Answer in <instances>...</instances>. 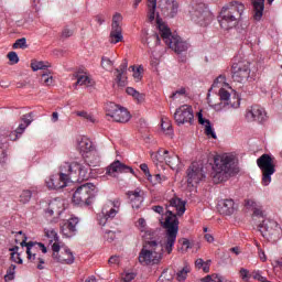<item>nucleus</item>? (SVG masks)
I'll return each instance as SVG.
<instances>
[{
    "mask_svg": "<svg viewBox=\"0 0 282 282\" xmlns=\"http://www.w3.org/2000/svg\"><path fill=\"white\" fill-rule=\"evenodd\" d=\"M253 8V20L261 21L263 19V10H265V0H251Z\"/></svg>",
    "mask_w": 282,
    "mask_h": 282,
    "instance_id": "cd10ccee",
    "label": "nucleus"
},
{
    "mask_svg": "<svg viewBox=\"0 0 282 282\" xmlns=\"http://www.w3.org/2000/svg\"><path fill=\"white\" fill-rule=\"evenodd\" d=\"M246 11V4L240 1H231L227 6L223 7L218 21L223 30H231L239 24L243 12Z\"/></svg>",
    "mask_w": 282,
    "mask_h": 282,
    "instance_id": "f03ea898",
    "label": "nucleus"
},
{
    "mask_svg": "<svg viewBox=\"0 0 282 282\" xmlns=\"http://www.w3.org/2000/svg\"><path fill=\"white\" fill-rule=\"evenodd\" d=\"M14 242L17 245L13 246V248H19V246H21V248H34V246H39V248H45V243L43 242H37V241L28 242V237L25 236V234H23V231H18L15 234Z\"/></svg>",
    "mask_w": 282,
    "mask_h": 282,
    "instance_id": "aec40b11",
    "label": "nucleus"
},
{
    "mask_svg": "<svg viewBox=\"0 0 282 282\" xmlns=\"http://www.w3.org/2000/svg\"><path fill=\"white\" fill-rule=\"evenodd\" d=\"M21 120L25 127H30V124H32V112L22 116Z\"/></svg>",
    "mask_w": 282,
    "mask_h": 282,
    "instance_id": "864d4df0",
    "label": "nucleus"
},
{
    "mask_svg": "<svg viewBox=\"0 0 282 282\" xmlns=\"http://www.w3.org/2000/svg\"><path fill=\"white\" fill-rule=\"evenodd\" d=\"M178 243L185 248H191V241L186 238L178 239Z\"/></svg>",
    "mask_w": 282,
    "mask_h": 282,
    "instance_id": "0e129e2a",
    "label": "nucleus"
},
{
    "mask_svg": "<svg viewBox=\"0 0 282 282\" xmlns=\"http://www.w3.org/2000/svg\"><path fill=\"white\" fill-rule=\"evenodd\" d=\"M198 122L199 124L205 126V134L207 138H213L214 140H217V134L215 133V130L213 129V126L210 124V120L205 119L202 115V112H198Z\"/></svg>",
    "mask_w": 282,
    "mask_h": 282,
    "instance_id": "473e14b6",
    "label": "nucleus"
},
{
    "mask_svg": "<svg viewBox=\"0 0 282 282\" xmlns=\"http://www.w3.org/2000/svg\"><path fill=\"white\" fill-rule=\"evenodd\" d=\"M135 279V273H126L120 282H132Z\"/></svg>",
    "mask_w": 282,
    "mask_h": 282,
    "instance_id": "13d9d810",
    "label": "nucleus"
},
{
    "mask_svg": "<svg viewBox=\"0 0 282 282\" xmlns=\"http://www.w3.org/2000/svg\"><path fill=\"white\" fill-rule=\"evenodd\" d=\"M195 115L193 113V106L183 105L175 110L174 120L176 124H192Z\"/></svg>",
    "mask_w": 282,
    "mask_h": 282,
    "instance_id": "f8f14e48",
    "label": "nucleus"
},
{
    "mask_svg": "<svg viewBox=\"0 0 282 282\" xmlns=\"http://www.w3.org/2000/svg\"><path fill=\"white\" fill-rule=\"evenodd\" d=\"M118 173H131L132 175H135V171H133L132 167L124 165L118 160L106 167V175H109V177H118Z\"/></svg>",
    "mask_w": 282,
    "mask_h": 282,
    "instance_id": "dca6fc26",
    "label": "nucleus"
},
{
    "mask_svg": "<svg viewBox=\"0 0 282 282\" xmlns=\"http://www.w3.org/2000/svg\"><path fill=\"white\" fill-rule=\"evenodd\" d=\"M258 167L262 173V186H269L272 175L276 173V162L270 154H262L257 159Z\"/></svg>",
    "mask_w": 282,
    "mask_h": 282,
    "instance_id": "0eeeda50",
    "label": "nucleus"
},
{
    "mask_svg": "<svg viewBox=\"0 0 282 282\" xmlns=\"http://www.w3.org/2000/svg\"><path fill=\"white\" fill-rule=\"evenodd\" d=\"M105 238L107 239V241H113V239H116V232L107 231Z\"/></svg>",
    "mask_w": 282,
    "mask_h": 282,
    "instance_id": "69168bd1",
    "label": "nucleus"
},
{
    "mask_svg": "<svg viewBox=\"0 0 282 282\" xmlns=\"http://www.w3.org/2000/svg\"><path fill=\"white\" fill-rule=\"evenodd\" d=\"M154 158L158 162H165L167 166H170L173 171H177L180 169V156L177 154L172 153L169 155V150H164L162 154V150H159Z\"/></svg>",
    "mask_w": 282,
    "mask_h": 282,
    "instance_id": "2eb2a0df",
    "label": "nucleus"
},
{
    "mask_svg": "<svg viewBox=\"0 0 282 282\" xmlns=\"http://www.w3.org/2000/svg\"><path fill=\"white\" fill-rule=\"evenodd\" d=\"M141 171H143L144 175L149 180V182H153V176L151 175V172L149 171V165L147 163H142L140 165Z\"/></svg>",
    "mask_w": 282,
    "mask_h": 282,
    "instance_id": "8fccbe9b",
    "label": "nucleus"
},
{
    "mask_svg": "<svg viewBox=\"0 0 282 282\" xmlns=\"http://www.w3.org/2000/svg\"><path fill=\"white\" fill-rule=\"evenodd\" d=\"M161 128L162 131L166 133V135H173V126L171 124V121H169V119H162Z\"/></svg>",
    "mask_w": 282,
    "mask_h": 282,
    "instance_id": "79ce46f5",
    "label": "nucleus"
},
{
    "mask_svg": "<svg viewBox=\"0 0 282 282\" xmlns=\"http://www.w3.org/2000/svg\"><path fill=\"white\" fill-rule=\"evenodd\" d=\"M205 178L206 174H204V169L199 167L197 163H193L189 169H187V184L194 186V184H199V182Z\"/></svg>",
    "mask_w": 282,
    "mask_h": 282,
    "instance_id": "f3484780",
    "label": "nucleus"
},
{
    "mask_svg": "<svg viewBox=\"0 0 282 282\" xmlns=\"http://www.w3.org/2000/svg\"><path fill=\"white\" fill-rule=\"evenodd\" d=\"M26 254L30 261H36V253H32V248H26Z\"/></svg>",
    "mask_w": 282,
    "mask_h": 282,
    "instance_id": "e2e57ef3",
    "label": "nucleus"
},
{
    "mask_svg": "<svg viewBox=\"0 0 282 282\" xmlns=\"http://www.w3.org/2000/svg\"><path fill=\"white\" fill-rule=\"evenodd\" d=\"M25 129H28V126H25V123H20L15 130V133H13V135H14L13 140H17V135H21V133H23V131H25Z\"/></svg>",
    "mask_w": 282,
    "mask_h": 282,
    "instance_id": "5fc2aeb1",
    "label": "nucleus"
},
{
    "mask_svg": "<svg viewBox=\"0 0 282 282\" xmlns=\"http://www.w3.org/2000/svg\"><path fill=\"white\" fill-rule=\"evenodd\" d=\"M217 210L220 215L230 217V215H234L235 210H237V204H235L232 198L221 199L218 202Z\"/></svg>",
    "mask_w": 282,
    "mask_h": 282,
    "instance_id": "6ab92c4d",
    "label": "nucleus"
},
{
    "mask_svg": "<svg viewBox=\"0 0 282 282\" xmlns=\"http://www.w3.org/2000/svg\"><path fill=\"white\" fill-rule=\"evenodd\" d=\"M40 80H41L42 85H45L46 87L54 85V77L52 76V72H50L47 69L43 70Z\"/></svg>",
    "mask_w": 282,
    "mask_h": 282,
    "instance_id": "58836bf2",
    "label": "nucleus"
},
{
    "mask_svg": "<svg viewBox=\"0 0 282 282\" xmlns=\"http://www.w3.org/2000/svg\"><path fill=\"white\" fill-rule=\"evenodd\" d=\"M188 272H191V265L185 264L181 271L177 272L178 281H186V276H188Z\"/></svg>",
    "mask_w": 282,
    "mask_h": 282,
    "instance_id": "c03bdc74",
    "label": "nucleus"
},
{
    "mask_svg": "<svg viewBox=\"0 0 282 282\" xmlns=\"http://www.w3.org/2000/svg\"><path fill=\"white\" fill-rule=\"evenodd\" d=\"M164 249L150 248L143 249L139 253V263L141 265H158L162 261Z\"/></svg>",
    "mask_w": 282,
    "mask_h": 282,
    "instance_id": "1a4fd4ad",
    "label": "nucleus"
},
{
    "mask_svg": "<svg viewBox=\"0 0 282 282\" xmlns=\"http://www.w3.org/2000/svg\"><path fill=\"white\" fill-rule=\"evenodd\" d=\"M47 67H51L50 62H43V61H36V59H33L31 62V68L33 69V72H39V69L47 72Z\"/></svg>",
    "mask_w": 282,
    "mask_h": 282,
    "instance_id": "4c0bfd02",
    "label": "nucleus"
},
{
    "mask_svg": "<svg viewBox=\"0 0 282 282\" xmlns=\"http://www.w3.org/2000/svg\"><path fill=\"white\" fill-rule=\"evenodd\" d=\"M46 237L48 240V246H51V248H61V242L58 241V234H56L54 230L46 231Z\"/></svg>",
    "mask_w": 282,
    "mask_h": 282,
    "instance_id": "e433bc0d",
    "label": "nucleus"
},
{
    "mask_svg": "<svg viewBox=\"0 0 282 282\" xmlns=\"http://www.w3.org/2000/svg\"><path fill=\"white\" fill-rule=\"evenodd\" d=\"M127 67H129V62L123 59L120 64L119 68H116V83L117 87H127V78L124 74H127Z\"/></svg>",
    "mask_w": 282,
    "mask_h": 282,
    "instance_id": "5701e85b",
    "label": "nucleus"
},
{
    "mask_svg": "<svg viewBox=\"0 0 282 282\" xmlns=\"http://www.w3.org/2000/svg\"><path fill=\"white\" fill-rule=\"evenodd\" d=\"M17 265L11 264L7 270V274L4 275V281H14Z\"/></svg>",
    "mask_w": 282,
    "mask_h": 282,
    "instance_id": "de8ad7c7",
    "label": "nucleus"
},
{
    "mask_svg": "<svg viewBox=\"0 0 282 282\" xmlns=\"http://www.w3.org/2000/svg\"><path fill=\"white\" fill-rule=\"evenodd\" d=\"M118 215L117 209H108L102 207L101 213L97 215V220L100 226H106L109 219H113Z\"/></svg>",
    "mask_w": 282,
    "mask_h": 282,
    "instance_id": "a878e982",
    "label": "nucleus"
},
{
    "mask_svg": "<svg viewBox=\"0 0 282 282\" xmlns=\"http://www.w3.org/2000/svg\"><path fill=\"white\" fill-rule=\"evenodd\" d=\"M12 47L13 50H28V40L25 37H21L15 41Z\"/></svg>",
    "mask_w": 282,
    "mask_h": 282,
    "instance_id": "49530a36",
    "label": "nucleus"
},
{
    "mask_svg": "<svg viewBox=\"0 0 282 282\" xmlns=\"http://www.w3.org/2000/svg\"><path fill=\"white\" fill-rule=\"evenodd\" d=\"M64 169L68 173L70 182H80V180H87L89 177L87 175V169L78 162L65 163Z\"/></svg>",
    "mask_w": 282,
    "mask_h": 282,
    "instance_id": "9b49d317",
    "label": "nucleus"
},
{
    "mask_svg": "<svg viewBox=\"0 0 282 282\" xmlns=\"http://www.w3.org/2000/svg\"><path fill=\"white\" fill-rule=\"evenodd\" d=\"M282 236V229L281 226L278 225V227H273L269 232L265 234L264 239L271 241V243H276L281 239Z\"/></svg>",
    "mask_w": 282,
    "mask_h": 282,
    "instance_id": "72a5a7b5",
    "label": "nucleus"
},
{
    "mask_svg": "<svg viewBox=\"0 0 282 282\" xmlns=\"http://www.w3.org/2000/svg\"><path fill=\"white\" fill-rule=\"evenodd\" d=\"M107 116L112 118L113 122H129L131 113L126 108H122L115 102H110L106 107Z\"/></svg>",
    "mask_w": 282,
    "mask_h": 282,
    "instance_id": "9d476101",
    "label": "nucleus"
},
{
    "mask_svg": "<svg viewBox=\"0 0 282 282\" xmlns=\"http://www.w3.org/2000/svg\"><path fill=\"white\" fill-rule=\"evenodd\" d=\"M8 58L11 63V65H17V63H19V55L17 54V52L12 51L8 53Z\"/></svg>",
    "mask_w": 282,
    "mask_h": 282,
    "instance_id": "3c124183",
    "label": "nucleus"
},
{
    "mask_svg": "<svg viewBox=\"0 0 282 282\" xmlns=\"http://www.w3.org/2000/svg\"><path fill=\"white\" fill-rule=\"evenodd\" d=\"M73 34H74L73 30L64 29L62 31V39H69V36H72Z\"/></svg>",
    "mask_w": 282,
    "mask_h": 282,
    "instance_id": "680f3d73",
    "label": "nucleus"
},
{
    "mask_svg": "<svg viewBox=\"0 0 282 282\" xmlns=\"http://www.w3.org/2000/svg\"><path fill=\"white\" fill-rule=\"evenodd\" d=\"M158 8V0H148V21L153 23L155 21V10Z\"/></svg>",
    "mask_w": 282,
    "mask_h": 282,
    "instance_id": "c9c22d12",
    "label": "nucleus"
},
{
    "mask_svg": "<svg viewBox=\"0 0 282 282\" xmlns=\"http://www.w3.org/2000/svg\"><path fill=\"white\" fill-rule=\"evenodd\" d=\"M101 67L104 69H111V67H113V62L110 61L108 57H102L101 58Z\"/></svg>",
    "mask_w": 282,
    "mask_h": 282,
    "instance_id": "603ef678",
    "label": "nucleus"
},
{
    "mask_svg": "<svg viewBox=\"0 0 282 282\" xmlns=\"http://www.w3.org/2000/svg\"><path fill=\"white\" fill-rule=\"evenodd\" d=\"M156 25L159 28L161 39L170 50H173L175 54H184V52H188V43L182 40L181 36L173 35V33H171V29L162 23L160 14H156Z\"/></svg>",
    "mask_w": 282,
    "mask_h": 282,
    "instance_id": "20e7f679",
    "label": "nucleus"
},
{
    "mask_svg": "<svg viewBox=\"0 0 282 282\" xmlns=\"http://www.w3.org/2000/svg\"><path fill=\"white\" fill-rule=\"evenodd\" d=\"M127 196L130 199L131 206L134 210H140L142 207V202H144V196L142 195V191L137 188L134 191H129Z\"/></svg>",
    "mask_w": 282,
    "mask_h": 282,
    "instance_id": "412c9836",
    "label": "nucleus"
},
{
    "mask_svg": "<svg viewBox=\"0 0 282 282\" xmlns=\"http://www.w3.org/2000/svg\"><path fill=\"white\" fill-rule=\"evenodd\" d=\"M253 279H256V281L270 282V281H268V278L261 275V272H259V271L253 273Z\"/></svg>",
    "mask_w": 282,
    "mask_h": 282,
    "instance_id": "bf43d9fd",
    "label": "nucleus"
},
{
    "mask_svg": "<svg viewBox=\"0 0 282 282\" xmlns=\"http://www.w3.org/2000/svg\"><path fill=\"white\" fill-rule=\"evenodd\" d=\"M279 226V223L272 219H263L262 223L258 225V230L262 235V237H265L267 232H270L271 229L276 228Z\"/></svg>",
    "mask_w": 282,
    "mask_h": 282,
    "instance_id": "7c9ffc66",
    "label": "nucleus"
},
{
    "mask_svg": "<svg viewBox=\"0 0 282 282\" xmlns=\"http://www.w3.org/2000/svg\"><path fill=\"white\" fill-rule=\"evenodd\" d=\"M240 278L242 281H248L250 279V272L247 269H240Z\"/></svg>",
    "mask_w": 282,
    "mask_h": 282,
    "instance_id": "4d7b16f0",
    "label": "nucleus"
},
{
    "mask_svg": "<svg viewBox=\"0 0 282 282\" xmlns=\"http://www.w3.org/2000/svg\"><path fill=\"white\" fill-rule=\"evenodd\" d=\"M104 208H107L108 210L115 209L117 210V214L120 212V200H108L105 205Z\"/></svg>",
    "mask_w": 282,
    "mask_h": 282,
    "instance_id": "37998d69",
    "label": "nucleus"
},
{
    "mask_svg": "<svg viewBox=\"0 0 282 282\" xmlns=\"http://www.w3.org/2000/svg\"><path fill=\"white\" fill-rule=\"evenodd\" d=\"M74 76L77 78V82L75 83V87H93L94 80L90 79V77L85 73L84 69L77 70Z\"/></svg>",
    "mask_w": 282,
    "mask_h": 282,
    "instance_id": "bb28decb",
    "label": "nucleus"
},
{
    "mask_svg": "<svg viewBox=\"0 0 282 282\" xmlns=\"http://www.w3.org/2000/svg\"><path fill=\"white\" fill-rule=\"evenodd\" d=\"M9 250L11 252V261H13V263H23V258H21V252H19V248H10Z\"/></svg>",
    "mask_w": 282,
    "mask_h": 282,
    "instance_id": "a19ab883",
    "label": "nucleus"
},
{
    "mask_svg": "<svg viewBox=\"0 0 282 282\" xmlns=\"http://www.w3.org/2000/svg\"><path fill=\"white\" fill-rule=\"evenodd\" d=\"M214 180L226 182L228 177L237 175L239 169L235 165V158L228 154L217 155L214 159Z\"/></svg>",
    "mask_w": 282,
    "mask_h": 282,
    "instance_id": "7ed1b4c3",
    "label": "nucleus"
},
{
    "mask_svg": "<svg viewBox=\"0 0 282 282\" xmlns=\"http://www.w3.org/2000/svg\"><path fill=\"white\" fill-rule=\"evenodd\" d=\"M232 80L235 83H243L250 78V62L240 61L239 58H234L231 66Z\"/></svg>",
    "mask_w": 282,
    "mask_h": 282,
    "instance_id": "6e6552de",
    "label": "nucleus"
},
{
    "mask_svg": "<svg viewBox=\"0 0 282 282\" xmlns=\"http://www.w3.org/2000/svg\"><path fill=\"white\" fill-rule=\"evenodd\" d=\"M245 206H247V208H252L253 210L252 219H262V220L265 219L263 216V210L261 209L259 204H257V202L252 199H247L245 202Z\"/></svg>",
    "mask_w": 282,
    "mask_h": 282,
    "instance_id": "c756f323",
    "label": "nucleus"
},
{
    "mask_svg": "<svg viewBox=\"0 0 282 282\" xmlns=\"http://www.w3.org/2000/svg\"><path fill=\"white\" fill-rule=\"evenodd\" d=\"M186 95V88L182 87L181 89L174 91L170 98H172L173 100H175L177 98V96H185Z\"/></svg>",
    "mask_w": 282,
    "mask_h": 282,
    "instance_id": "6e6d98bb",
    "label": "nucleus"
},
{
    "mask_svg": "<svg viewBox=\"0 0 282 282\" xmlns=\"http://www.w3.org/2000/svg\"><path fill=\"white\" fill-rule=\"evenodd\" d=\"M68 182H72V178H69V174L67 170H65V165H62L59 177H51L46 181V186L53 191H58L59 188H65Z\"/></svg>",
    "mask_w": 282,
    "mask_h": 282,
    "instance_id": "4468645a",
    "label": "nucleus"
},
{
    "mask_svg": "<svg viewBox=\"0 0 282 282\" xmlns=\"http://www.w3.org/2000/svg\"><path fill=\"white\" fill-rule=\"evenodd\" d=\"M63 210H65L63 200L55 199L48 204L47 213L48 215H57L61 216L63 214Z\"/></svg>",
    "mask_w": 282,
    "mask_h": 282,
    "instance_id": "2f4dec72",
    "label": "nucleus"
},
{
    "mask_svg": "<svg viewBox=\"0 0 282 282\" xmlns=\"http://www.w3.org/2000/svg\"><path fill=\"white\" fill-rule=\"evenodd\" d=\"M155 182L152 181V184H162V182H166V176H162L161 174L154 175Z\"/></svg>",
    "mask_w": 282,
    "mask_h": 282,
    "instance_id": "052dcab7",
    "label": "nucleus"
},
{
    "mask_svg": "<svg viewBox=\"0 0 282 282\" xmlns=\"http://www.w3.org/2000/svg\"><path fill=\"white\" fill-rule=\"evenodd\" d=\"M53 259L59 263H66L67 265H72L75 261L74 253L67 248H54Z\"/></svg>",
    "mask_w": 282,
    "mask_h": 282,
    "instance_id": "a211bd4d",
    "label": "nucleus"
},
{
    "mask_svg": "<svg viewBox=\"0 0 282 282\" xmlns=\"http://www.w3.org/2000/svg\"><path fill=\"white\" fill-rule=\"evenodd\" d=\"M96 195H98V187L93 183H86L77 187L74 192L73 203L76 206H91L94 199H96Z\"/></svg>",
    "mask_w": 282,
    "mask_h": 282,
    "instance_id": "39448f33",
    "label": "nucleus"
},
{
    "mask_svg": "<svg viewBox=\"0 0 282 282\" xmlns=\"http://www.w3.org/2000/svg\"><path fill=\"white\" fill-rule=\"evenodd\" d=\"M192 21L202 28H206L213 21V13L203 2L193 1L189 7Z\"/></svg>",
    "mask_w": 282,
    "mask_h": 282,
    "instance_id": "423d86ee",
    "label": "nucleus"
},
{
    "mask_svg": "<svg viewBox=\"0 0 282 282\" xmlns=\"http://www.w3.org/2000/svg\"><path fill=\"white\" fill-rule=\"evenodd\" d=\"M247 118H251L256 122H265V109L261 108V106H252L247 112Z\"/></svg>",
    "mask_w": 282,
    "mask_h": 282,
    "instance_id": "b1692460",
    "label": "nucleus"
},
{
    "mask_svg": "<svg viewBox=\"0 0 282 282\" xmlns=\"http://www.w3.org/2000/svg\"><path fill=\"white\" fill-rule=\"evenodd\" d=\"M258 254L260 260H262L263 262L268 261V257L265 256V251H263V249H259Z\"/></svg>",
    "mask_w": 282,
    "mask_h": 282,
    "instance_id": "338daca9",
    "label": "nucleus"
},
{
    "mask_svg": "<svg viewBox=\"0 0 282 282\" xmlns=\"http://www.w3.org/2000/svg\"><path fill=\"white\" fill-rule=\"evenodd\" d=\"M76 116L79 118H84L85 120H88V122H96V119H94V115L88 113L87 111H77Z\"/></svg>",
    "mask_w": 282,
    "mask_h": 282,
    "instance_id": "09e8293b",
    "label": "nucleus"
},
{
    "mask_svg": "<svg viewBox=\"0 0 282 282\" xmlns=\"http://www.w3.org/2000/svg\"><path fill=\"white\" fill-rule=\"evenodd\" d=\"M219 98L225 102V105H230L234 109L239 108V105H241L239 98H236V101H232L230 99V93L226 90V88H220L219 89Z\"/></svg>",
    "mask_w": 282,
    "mask_h": 282,
    "instance_id": "c85d7f7f",
    "label": "nucleus"
},
{
    "mask_svg": "<svg viewBox=\"0 0 282 282\" xmlns=\"http://www.w3.org/2000/svg\"><path fill=\"white\" fill-rule=\"evenodd\" d=\"M109 263H120V257L118 256H112L108 260Z\"/></svg>",
    "mask_w": 282,
    "mask_h": 282,
    "instance_id": "774afa93",
    "label": "nucleus"
},
{
    "mask_svg": "<svg viewBox=\"0 0 282 282\" xmlns=\"http://www.w3.org/2000/svg\"><path fill=\"white\" fill-rule=\"evenodd\" d=\"M120 23H122V14L116 13L112 17L111 31L109 35V41L113 45H116V43H122L124 39L122 36V25Z\"/></svg>",
    "mask_w": 282,
    "mask_h": 282,
    "instance_id": "ddd939ff",
    "label": "nucleus"
},
{
    "mask_svg": "<svg viewBox=\"0 0 282 282\" xmlns=\"http://www.w3.org/2000/svg\"><path fill=\"white\" fill-rule=\"evenodd\" d=\"M180 10V2L177 0H166L164 7H162V12L165 17L170 19H174L177 17V12Z\"/></svg>",
    "mask_w": 282,
    "mask_h": 282,
    "instance_id": "4be33fe9",
    "label": "nucleus"
},
{
    "mask_svg": "<svg viewBox=\"0 0 282 282\" xmlns=\"http://www.w3.org/2000/svg\"><path fill=\"white\" fill-rule=\"evenodd\" d=\"M126 91L128 96H132V98H134V100H137L138 102H144V94L135 90V88L128 87Z\"/></svg>",
    "mask_w": 282,
    "mask_h": 282,
    "instance_id": "ea45409f",
    "label": "nucleus"
},
{
    "mask_svg": "<svg viewBox=\"0 0 282 282\" xmlns=\"http://www.w3.org/2000/svg\"><path fill=\"white\" fill-rule=\"evenodd\" d=\"M165 220L161 221L162 228L165 230V242H162V236L155 231H144L142 235L143 248H158V246L165 248H173L177 241V232H180V219L186 213V203L182 199L174 197L171 198L169 205H165Z\"/></svg>",
    "mask_w": 282,
    "mask_h": 282,
    "instance_id": "f257e3e1",
    "label": "nucleus"
},
{
    "mask_svg": "<svg viewBox=\"0 0 282 282\" xmlns=\"http://www.w3.org/2000/svg\"><path fill=\"white\" fill-rule=\"evenodd\" d=\"M79 151L80 153H94V151H96V147H94V142H91V140L84 138L79 141Z\"/></svg>",
    "mask_w": 282,
    "mask_h": 282,
    "instance_id": "f704fd0d",
    "label": "nucleus"
},
{
    "mask_svg": "<svg viewBox=\"0 0 282 282\" xmlns=\"http://www.w3.org/2000/svg\"><path fill=\"white\" fill-rule=\"evenodd\" d=\"M76 226H78V218H70L62 226V235L64 237H74L76 235Z\"/></svg>",
    "mask_w": 282,
    "mask_h": 282,
    "instance_id": "393cba45",
    "label": "nucleus"
},
{
    "mask_svg": "<svg viewBox=\"0 0 282 282\" xmlns=\"http://www.w3.org/2000/svg\"><path fill=\"white\" fill-rule=\"evenodd\" d=\"M32 199V191L23 189L20 194L21 204H28Z\"/></svg>",
    "mask_w": 282,
    "mask_h": 282,
    "instance_id": "a18cd8bd",
    "label": "nucleus"
}]
</instances>
